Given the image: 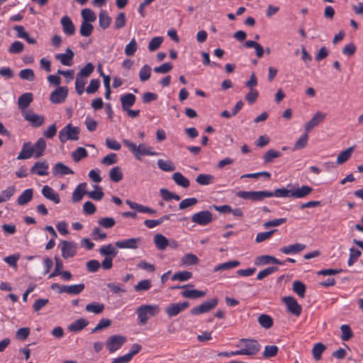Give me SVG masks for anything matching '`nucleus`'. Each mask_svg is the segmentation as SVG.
Segmentation results:
<instances>
[{"mask_svg":"<svg viewBox=\"0 0 363 363\" xmlns=\"http://www.w3.org/2000/svg\"><path fill=\"white\" fill-rule=\"evenodd\" d=\"M174 182L179 186L188 188L190 186L189 180L186 178L182 173L175 172L172 174Z\"/></svg>","mask_w":363,"mask_h":363,"instance_id":"c9c22d12","label":"nucleus"},{"mask_svg":"<svg viewBox=\"0 0 363 363\" xmlns=\"http://www.w3.org/2000/svg\"><path fill=\"white\" fill-rule=\"evenodd\" d=\"M94 70V65L91 62H88L79 70L77 75L87 78L92 74Z\"/></svg>","mask_w":363,"mask_h":363,"instance_id":"338daca9","label":"nucleus"},{"mask_svg":"<svg viewBox=\"0 0 363 363\" xmlns=\"http://www.w3.org/2000/svg\"><path fill=\"white\" fill-rule=\"evenodd\" d=\"M77 247L76 243L66 240L62 241V256L65 259L74 257L77 253Z\"/></svg>","mask_w":363,"mask_h":363,"instance_id":"2eb2a0df","label":"nucleus"},{"mask_svg":"<svg viewBox=\"0 0 363 363\" xmlns=\"http://www.w3.org/2000/svg\"><path fill=\"white\" fill-rule=\"evenodd\" d=\"M33 147L34 150V157L35 158L40 157L46 148V142L43 138H40L37 140L35 145H33Z\"/></svg>","mask_w":363,"mask_h":363,"instance_id":"2f4dec72","label":"nucleus"},{"mask_svg":"<svg viewBox=\"0 0 363 363\" xmlns=\"http://www.w3.org/2000/svg\"><path fill=\"white\" fill-rule=\"evenodd\" d=\"M125 203L132 208L135 209L140 213H145L149 214H155L156 211L149 208L146 206H143L142 204L131 201L130 200H126Z\"/></svg>","mask_w":363,"mask_h":363,"instance_id":"cd10ccee","label":"nucleus"},{"mask_svg":"<svg viewBox=\"0 0 363 363\" xmlns=\"http://www.w3.org/2000/svg\"><path fill=\"white\" fill-rule=\"evenodd\" d=\"M86 78L77 74L75 80V90L78 95H82L84 91V86L86 84Z\"/></svg>","mask_w":363,"mask_h":363,"instance_id":"49530a36","label":"nucleus"},{"mask_svg":"<svg viewBox=\"0 0 363 363\" xmlns=\"http://www.w3.org/2000/svg\"><path fill=\"white\" fill-rule=\"evenodd\" d=\"M23 116L33 128L40 127L45 123V117L43 116L35 113L32 111L23 112Z\"/></svg>","mask_w":363,"mask_h":363,"instance_id":"9d476101","label":"nucleus"},{"mask_svg":"<svg viewBox=\"0 0 363 363\" xmlns=\"http://www.w3.org/2000/svg\"><path fill=\"white\" fill-rule=\"evenodd\" d=\"M33 101V94L31 93H25L21 95L18 99V106L19 109L24 111L27 108Z\"/></svg>","mask_w":363,"mask_h":363,"instance_id":"c85d7f7f","label":"nucleus"},{"mask_svg":"<svg viewBox=\"0 0 363 363\" xmlns=\"http://www.w3.org/2000/svg\"><path fill=\"white\" fill-rule=\"evenodd\" d=\"M24 50V45L20 41H14L8 49L10 54H19Z\"/></svg>","mask_w":363,"mask_h":363,"instance_id":"774afa93","label":"nucleus"},{"mask_svg":"<svg viewBox=\"0 0 363 363\" xmlns=\"http://www.w3.org/2000/svg\"><path fill=\"white\" fill-rule=\"evenodd\" d=\"M88 152L84 147H79L72 152V157L76 162H79L82 159L86 157Z\"/></svg>","mask_w":363,"mask_h":363,"instance_id":"09e8293b","label":"nucleus"},{"mask_svg":"<svg viewBox=\"0 0 363 363\" xmlns=\"http://www.w3.org/2000/svg\"><path fill=\"white\" fill-rule=\"evenodd\" d=\"M160 194L162 199L166 201H169L172 199L179 201L181 199L178 194L171 192L168 189L164 188L161 189L160 190Z\"/></svg>","mask_w":363,"mask_h":363,"instance_id":"603ef678","label":"nucleus"},{"mask_svg":"<svg viewBox=\"0 0 363 363\" xmlns=\"http://www.w3.org/2000/svg\"><path fill=\"white\" fill-rule=\"evenodd\" d=\"M352 152H353V147H350L346 149L345 150L341 152L337 155V164H342L344 162H345L346 161H347L350 158Z\"/></svg>","mask_w":363,"mask_h":363,"instance_id":"3c124183","label":"nucleus"},{"mask_svg":"<svg viewBox=\"0 0 363 363\" xmlns=\"http://www.w3.org/2000/svg\"><path fill=\"white\" fill-rule=\"evenodd\" d=\"M292 189H286L285 188L277 189L274 191H271V197L275 196L277 198H289L291 197Z\"/></svg>","mask_w":363,"mask_h":363,"instance_id":"13d9d810","label":"nucleus"},{"mask_svg":"<svg viewBox=\"0 0 363 363\" xmlns=\"http://www.w3.org/2000/svg\"><path fill=\"white\" fill-rule=\"evenodd\" d=\"M286 305L287 310L289 313L296 316H298L301 313V306L298 303L296 300L292 296H285L282 298Z\"/></svg>","mask_w":363,"mask_h":363,"instance_id":"ddd939ff","label":"nucleus"},{"mask_svg":"<svg viewBox=\"0 0 363 363\" xmlns=\"http://www.w3.org/2000/svg\"><path fill=\"white\" fill-rule=\"evenodd\" d=\"M89 325V321L85 318H79L72 322L68 325V330L70 332L78 333L83 330L85 327Z\"/></svg>","mask_w":363,"mask_h":363,"instance_id":"a878e982","label":"nucleus"},{"mask_svg":"<svg viewBox=\"0 0 363 363\" xmlns=\"http://www.w3.org/2000/svg\"><path fill=\"white\" fill-rule=\"evenodd\" d=\"M258 323L262 328L265 329H269L272 328L274 322L273 319L269 315L266 314H261L258 317Z\"/></svg>","mask_w":363,"mask_h":363,"instance_id":"de8ad7c7","label":"nucleus"},{"mask_svg":"<svg viewBox=\"0 0 363 363\" xmlns=\"http://www.w3.org/2000/svg\"><path fill=\"white\" fill-rule=\"evenodd\" d=\"M243 47L250 48H253L255 50L256 56L258 58H261L263 57L264 50L263 47L258 43L253 41V40H247L244 45Z\"/></svg>","mask_w":363,"mask_h":363,"instance_id":"473e14b6","label":"nucleus"},{"mask_svg":"<svg viewBox=\"0 0 363 363\" xmlns=\"http://www.w3.org/2000/svg\"><path fill=\"white\" fill-rule=\"evenodd\" d=\"M192 277V273L187 271H182L174 273L172 277L173 281H185L190 279Z\"/></svg>","mask_w":363,"mask_h":363,"instance_id":"052dcab7","label":"nucleus"},{"mask_svg":"<svg viewBox=\"0 0 363 363\" xmlns=\"http://www.w3.org/2000/svg\"><path fill=\"white\" fill-rule=\"evenodd\" d=\"M33 196V189H27L22 192L17 199V203L20 206H24L30 201Z\"/></svg>","mask_w":363,"mask_h":363,"instance_id":"c756f323","label":"nucleus"},{"mask_svg":"<svg viewBox=\"0 0 363 363\" xmlns=\"http://www.w3.org/2000/svg\"><path fill=\"white\" fill-rule=\"evenodd\" d=\"M63 33L67 36H72L75 33V26L68 16H64L60 20Z\"/></svg>","mask_w":363,"mask_h":363,"instance_id":"dca6fc26","label":"nucleus"},{"mask_svg":"<svg viewBox=\"0 0 363 363\" xmlns=\"http://www.w3.org/2000/svg\"><path fill=\"white\" fill-rule=\"evenodd\" d=\"M199 259L194 254L188 253L181 258V264L183 266H190L198 264Z\"/></svg>","mask_w":363,"mask_h":363,"instance_id":"a19ab883","label":"nucleus"},{"mask_svg":"<svg viewBox=\"0 0 363 363\" xmlns=\"http://www.w3.org/2000/svg\"><path fill=\"white\" fill-rule=\"evenodd\" d=\"M86 188V183H81L75 188L72 193V201L74 203L80 201L83 196L87 194Z\"/></svg>","mask_w":363,"mask_h":363,"instance_id":"bb28decb","label":"nucleus"},{"mask_svg":"<svg viewBox=\"0 0 363 363\" xmlns=\"http://www.w3.org/2000/svg\"><path fill=\"white\" fill-rule=\"evenodd\" d=\"M293 291L299 297L303 298L306 293V286L303 282L300 281H295L293 283Z\"/></svg>","mask_w":363,"mask_h":363,"instance_id":"680f3d73","label":"nucleus"},{"mask_svg":"<svg viewBox=\"0 0 363 363\" xmlns=\"http://www.w3.org/2000/svg\"><path fill=\"white\" fill-rule=\"evenodd\" d=\"M278 347L276 345H267L264 347L262 356L266 359L275 357L278 352Z\"/></svg>","mask_w":363,"mask_h":363,"instance_id":"69168bd1","label":"nucleus"},{"mask_svg":"<svg viewBox=\"0 0 363 363\" xmlns=\"http://www.w3.org/2000/svg\"><path fill=\"white\" fill-rule=\"evenodd\" d=\"M105 308V306L103 303H100L98 302H92L87 304L85 307L86 311L89 313H92L94 314H100L101 313Z\"/></svg>","mask_w":363,"mask_h":363,"instance_id":"4c0bfd02","label":"nucleus"},{"mask_svg":"<svg viewBox=\"0 0 363 363\" xmlns=\"http://www.w3.org/2000/svg\"><path fill=\"white\" fill-rule=\"evenodd\" d=\"M81 14L83 19L82 21L87 23H91V22H94L96 18L95 13L90 9H84Z\"/></svg>","mask_w":363,"mask_h":363,"instance_id":"e2e57ef3","label":"nucleus"},{"mask_svg":"<svg viewBox=\"0 0 363 363\" xmlns=\"http://www.w3.org/2000/svg\"><path fill=\"white\" fill-rule=\"evenodd\" d=\"M240 264V262L237 260H233L229 261L227 262H224L222 264H220L217 266H216L213 269V272H219V271H224V270H228L235 267H238Z\"/></svg>","mask_w":363,"mask_h":363,"instance_id":"58836bf2","label":"nucleus"},{"mask_svg":"<svg viewBox=\"0 0 363 363\" xmlns=\"http://www.w3.org/2000/svg\"><path fill=\"white\" fill-rule=\"evenodd\" d=\"M74 56V52L69 48H67L65 50V53L56 54L55 57L56 60H59L62 65L65 66H71L72 65Z\"/></svg>","mask_w":363,"mask_h":363,"instance_id":"a211bd4d","label":"nucleus"},{"mask_svg":"<svg viewBox=\"0 0 363 363\" xmlns=\"http://www.w3.org/2000/svg\"><path fill=\"white\" fill-rule=\"evenodd\" d=\"M191 219L193 223L203 226L212 222L213 214L208 211H202L193 214Z\"/></svg>","mask_w":363,"mask_h":363,"instance_id":"6e6552de","label":"nucleus"},{"mask_svg":"<svg viewBox=\"0 0 363 363\" xmlns=\"http://www.w3.org/2000/svg\"><path fill=\"white\" fill-rule=\"evenodd\" d=\"M271 195V191H240L237 193V196L239 198L252 201H262L265 198H270Z\"/></svg>","mask_w":363,"mask_h":363,"instance_id":"39448f33","label":"nucleus"},{"mask_svg":"<svg viewBox=\"0 0 363 363\" xmlns=\"http://www.w3.org/2000/svg\"><path fill=\"white\" fill-rule=\"evenodd\" d=\"M189 306V303L187 301L172 303L165 308L164 312L169 318H172L185 311Z\"/></svg>","mask_w":363,"mask_h":363,"instance_id":"0eeeda50","label":"nucleus"},{"mask_svg":"<svg viewBox=\"0 0 363 363\" xmlns=\"http://www.w3.org/2000/svg\"><path fill=\"white\" fill-rule=\"evenodd\" d=\"M138 50V44L135 38H133L125 47L124 52L126 56H133Z\"/></svg>","mask_w":363,"mask_h":363,"instance_id":"bf43d9fd","label":"nucleus"},{"mask_svg":"<svg viewBox=\"0 0 363 363\" xmlns=\"http://www.w3.org/2000/svg\"><path fill=\"white\" fill-rule=\"evenodd\" d=\"M163 40L164 38L162 36H157L152 38L148 44V50L150 52L155 51L160 47L161 44L163 42Z\"/></svg>","mask_w":363,"mask_h":363,"instance_id":"0e129e2a","label":"nucleus"},{"mask_svg":"<svg viewBox=\"0 0 363 363\" xmlns=\"http://www.w3.org/2000/svg\"><path fill=\"white\" fill-rule=\"evenodd\" d=\"M120 101L122 109L123 111L128 110L135 103L136 96L133 94H125L121 96Z\"/></svg>","mask_w":363,"mask_h":363,"instance_id":"b1692460","label":"nucleus"},{"mask_svg":"<svg viewBox=\"0 0 363 363\" xmlns=\"http://www.w3.org/2000/svg\"><path fill=\"white\" fill-rule=\"evenodd\" d=\"M84 288L85 285L83 283L78 284L66 285L65 291H66L65 294L69 295H78L84 291Z\"/></svg>","mask_w":363,"mask_h":363,"instance_id":"ea45409f","label":"nucleus"},{"mask_svg":"<svg viewBox=\"0 0 363 363\" xmlns=\"http://www.w3.org/2000/svg\"><path fill=\"white\" fill-rule=\"evenodd\" d=\"M196 182L201 186L209 185L214 182V177L208 174H200L196 178Z\"/></svg>","mask_w":363,"mask_h":363,"instance_id":"79ce46f5","label":"nucleus"},{"mask_svg":"<svg viewBox=\"0 0 363 363\" xmlns=\"http://www.w3.org/2000/svg\"><path fill=\"white\" fill-rule=\"evenodd\" d=\"M112 21L111 18L109 16L106 11H101L99 15V26L105 30L110 26Z\"/></svg>","mask_w":363,"mask_h":363,"instance_id":"f704fd0d","label":"nucleus"},{"mask_svg":"<svg viewBox=\"0 0 363 363\" xmlns=\"http://www.w3.org/2000/svg\"><path fill=\"white\" fill-rule=\"evenodd\" d=\"M281 155L282 154L281 152L270 149L264 155L263 160L265 163H270L274 160V159L280 157Z\"/></svg>","mask_w":363,"mask_h":363,"instance_id":"8fccbe9b","label":"nucleus"},{"mask_svg":"<svg viewBox=\"0 0 363 363\" xmlns=\"http://www.w3.org/2000/svg\"><path fill=\"white\" fill-rule=\"evenodd\" d=\"M160 312L158 305H141L136 309L140 325H145L150 317L156 316Z\"/></svg>","mask_w":363,"mask_h":363,"instance_id":"7ed1b4c3","label":"nucleus"},{"mask_svg":"<svg viewBox=\"0 0 363 363\" xmlns=\"http://www.w3.org/2000/svg\"><path fill=\"white\" fill-rule=\"evenodd\" d=\"M327 114L321 111H317L312 118L307 122L304 125V129L306 132H310L315 127L318 126L320 123L323 122L325 118H326Z\"/></svg>","mask_w":363,"mask_h":363,"instance_id":"f8f14e48","label":"nucleus"},{"mask_svg":"<svg viewBox=\"0 0 363 363\" xmlns=\"http://www.w3.org/2000/svg\"><path fill=\"white\" fill-rule=\"evenodd\" d=\"M52 173L55 176H65L73 174L74 172L63 163L57 162L52 167Z\"/></svg>","mask_w":363,"mask_h":363,"instance_id":"5701e85b","label":"nucleus"},{"mask_svg":"<svg viewBox=\"0 0 363 363\" xmlns=\"http://www.w3.org/2000/svg\"><path fill=\"white\" fill-rule=\"evenodd\" d=\"M306 248V245L301 243H295L293 245L284 246L280 248V252L285 255H294L303 251Z\"/></svg>","mask_w":363,"mask_h":363,"instance_id":"4be33fe9","label":"nucleus"},{"mask_svg":"<svg viewBox=\"0 0 363 363\" xmlns=\"http://www.w3.org/2000/svg\"><path fill=\"white\" fill-rule=\"evenodd\" d=\"M326 349V347L321 342L315 344L312 349V354L315 360L321 359V354Z\"/></svg>","mask_w":363,"mask_h":363,"instance_id":"6e6d98bb","label":"nucleus"},{"mask_svg":"<svg viewBox=\"0 0 363 363\" xmlns=\"http://www.w3.org/2000/svg\"><path fill=\"white\" fill-rule=\"evenodd\" d=\"M181 294L184 298L196 299L204 296L206 292L196 289H188L186 288Z\"/></svg>","mask_w":363,"mask_h":363,"instance_id":"72a5a7b5","label":"nucleus"},{"mask_svg":"<svg viewBox=\"0 0 363 363\" xmlns=\"http://www.w3.org/2000/svg\"><path fill=\"white\" fill-rule=\"evenodd\" d=\"M68 95V89L66 86H58L50 94V100L52 104L63 103Z\"/></svg>","mask_w":363,"mask_h":363,"instance_id":"9b49d317","label":"nucleus"},{"mask_svg":"<svg viewBox=\"0 0 363 363\" xmlns=\"http://www.w3.org/2000/svg\"><path fill=\"white\" fill-rule=\"evenodd\" d=\"M94 30V27L90 23L82 21L79 28V33L83 37H89L91 35Z\"/></svg>","mask_w":363,"mask_h":363,"instance_id":"864d4df0","label":"nucleus"},{"mask_svg":"<svg viewBox=\"0 0 363 363\" xmlns=\"http://www.w3.org/2000/svg\"><path fill=\"white\" fill-rule=\"evenodd\" d=\"M99 253L106 257L114 258L118 254V250L111 244H108L100 247Z\"/></svg>","mask_w":363,"mask_h":363,"instance_id":"7c9ffc66","label":"nucleus"},{"mask_svg":"<svg viewBox=\"0 0 363 363\" xmlns=\"http://www.w3.org/2000/svg\"><path fill=\"white\" fill-rule=\"evenodd\" d=\"M240 348L241 355L252 356L259 352L261 345L257 340L255 339L242 338L236 345Z\"/></svg>","mask_w":363,"mask_h":363,"instance_id":"f03ea898","label":"nucleus"},{"mask_svg":"<svg viewBox=\"0 0 363 363\" xmlns=\"http://www.w3.org/2000/svg\"><path fill=\"white\" fill-rule=\"evenodd\" d=\"M79 133L80 130L78 127L68 123L60 130L58 137L60 141L65 143L67 140H78Z\"/></svg>","mask_w":363,"mask_h":363,"instance_id":"20e7f679","label":"nucleus"},{"mask_svg":"<svg viewBox=\"0 0 363 363\" xmlns=\"http://www.w3.org/2000/svg\"><path fill=\"white\" fill-rule=\"evenodd\" d=\"M313 188L307 186L303 185L301 187L293 188L291 197L296 199H303L306 197L313 191Z\"/></svg>","mask_w":363,"mask_h":363,"instance_id":"aec40b11","label":"nucleus"},{"mask_svg":"<svg viewBox=\"0 0 363 363\" xmlns=\"http://www.w3.org/2000/svg\"><path fill=\"white\" fill-rule=\"evenodd\" d=\"M123 143L138 160H140L141 156L144 155L156 156L159 155L158 152L153 150L151 146L145 143H140L137 145L135 143L127 139L123 140Z\"/></svg>","mask_w":363,"mask_h":363,"instance_id":"f257e3e1","label":"nucleus"},{"mask_svg":"<svg viewBox=\"0 0 363 363\" xmlns=\"http://www.w3.org/2000/svg\"><path fill=\"white\" fill-rule=\"evenodd\" d=\"M42 194L45 199L52 201L56 204L60 202L59 194L48 185H45L43 187Z\"/></svg>","mask_w":363,"mask_h":363,"instance_id":"412c9836","label":"nucleus"},{"mask_svg":"<svg viewBox=\"0 0 363 363\" xmlns=\"http://www.w3.org/2000/svg\"><path fill=\"white\" fill-rule=\"evenodd\" d=\"M126 23L125 14L123 12L119 13L114 19L113 27L116 30L123 28Z\"/></svg>","mask_w":363,"mask_h":363,"instance_id":"5fc2aeb1","label":"nucleus"},{"mask_svg":"<svg viewBox=\"0 0 363 363\" xmlns=\"http://www.w3.org/2000/svg\"><path fill=\"white\" fill-rule=\"evenodd\" d=\"M154 243L157 249L164 250L169 245L167 238L162 234H156L154 236Z\"/></svg>","mask_w":363,"mask_h":363,"instance_id":"e433bc0d","label":"nucleus"},{"mask_svg":"<svg viewBox=\"0 0 363 363\" xmlns=\"http://www.w3.org/2000/svg\"><path fill=\"white\" fill-rule=\"evenodd\" d=\"M126 342V337L121 335H114L109 337L106 341L108 350L113 353L120 349Z\"/></svg>","mask_w":363,"mask_h":363,"instance_id":"423d86ee","label":"nucleus"},{"mask_svg":"<svg viewBox=\"0 0 363 363\" xmlns=\"http://www.w3.org/2000/svg\"><path fill=\"white\" fill-rule=\"evenodd\" d=\"M140 238H133L116 241L115 242V245L120 249L135 250L138 247V245L140 243Z\"/></svg>","mask_w":363,"mask_h":363,"instance_id":"4468645a","label":"nucleus"},{"mask_svg":"<svg viewBox=\"0 0 363 363\" xmlns=\"http://www.w3.org/2000/svg\"><path fill=\"white\" fill-rule=\"evenodd\" d=\"M277 264L279 265H284V262H281L279 259L271 255H262L259 256L256 259L255 264L257 265H265L269 264Z\"/></svg>","mask_w":363,"mask_h":363,"instance_id":"393cba45","label":"nucleus"},{"mask_svg":"<svg viewBox=\"0 0 363 363\" xmlns=\"http://www.w3.org/2000/svg\"><path fill=\"white\" fill-rule=\"evenodd\" d=\"M16 188L14 186L7 187L0 193V203L9 201L15 194Z\"/></svg>","mask_w":363,"mask_h":363,"instance_id":"c03bdc74","label":"nucleus"},{"mask_svg":"<svg viewBox=\"0 0 363 363\" xmlns=\"http://www.w3.org/2000/svg\"><path fill=\"white\" fill-rule=\"evenodd\" d=\"M49 164L47 161L36 162L30 168V173L38 176H46L48 174Z\"/></svg>","mask_w":363,"mask_h":363,"instance_id":"f3484780","label":"nucleus"},{"mask_svg":"<svg viewBox=\"0 0 363 363\" xmlns=\"http://www.w3.org/2000/svg\"><path fill=\"white\" fill-rule=\"evenodd\" d=\"M218 300L216 298H212L208 301H205L197 307L191 308L190 313L191 315H197L201 313H208L214 308L218 304Z\"/></svg>","mask_w":363,"mask_h":363,"instance_id":"1a4fd4ad","label":"nucleus"},{"mask_svg":"<svg viewBox=\"0 0 363 363\" xmlns=\"http://www.w3.org/2000/svg\"><path fill=\"white\" fill-rule=\"evenodd\" d=\"M308 132H306L304 134H303L298 138V140L296 142V143L294 144V145L292 148L293 151H296V150L303 149L307 145L308 140Z\"/></svg>","mask_w":363,"mask_h":363,"instance_id":"a18cd8bd","label":"nucleus"},{"mask_svg":"<svg viewBox=\"0 0 363 363\" xmlns=\"http://www.w3.org/2000/svg\"><path fill=\"white\" fill-rule=\"evenodd\" d=\"M158 167L164 172H173L175 170L176 167L174 163L170 160H163L159 159L157 160Z\"/></svg>","mask_w":363,"mask_h":363,"instance_id":"37998d69","label":"nucleus"},{"mask_svg":"<svg viewBox=\"0 0 363 363\" xmlns=\"http://www.w3.org/2000/svg\"><path fill=\"white\" fill-rule=\"evenodd\" d=\"M33 153L34 150L31 143L30 142L24 143L16 159L18 160H28L34 155Z\"/></svg>","mask_w":363,"mask_h":363,"instance_id":"6ab92c4d","label":"nucleus"},{"mask_svg":"<svg viewBox=\"0 0 363 363\" xmlns=\"http://www.w3.org/2000/svg\"><path fill=\"white\" fill-rule=\"evenodd\" d=\"M109 177L113 182H118L123 179L121 169L116 166L113 167L109 172Z\"/></svg>","mask_w":363,"mask_h":363,"instance_id":"4d7b16f0","label":"nucleus"}]
</instances>
